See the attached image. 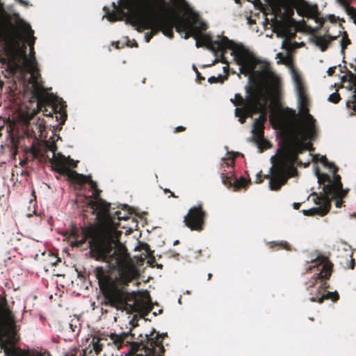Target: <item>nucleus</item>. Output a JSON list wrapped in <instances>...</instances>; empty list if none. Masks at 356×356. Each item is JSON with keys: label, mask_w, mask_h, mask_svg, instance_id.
<instances>
[{"label": "nucleus", "mask_w": 356, "mask_h": 356, "mask_svg": "<svg viewBox=\"0 0 356 356\" xmlns=\"http://www.w3.org/2000/svg\"><path fill=\"white\" fill-rule=\"evenodd\" d=\"M227 79L226 76L219 75L218 76H211L209 79V82L211 83H222Z\"/></svg>", "instance_id": "473e14b6"}, {"label": "nucleus", "mask_w": 356, "mask_h": 356, "mask_svg": "<svg viewBox=\"0 0 356 356\" xmlns=\"http://www.w3.org/2000/svg\"><path fill=\"white\" fill-rule=\"evenodd\" d=\"M145 250L147 251V257H148V263L154 266V264L156 263V259L155 257H154L153 255V251H152L150 249H149V247L148 245L145 244Z\"/></svg>", "instance_id": "c85d7f7f"}, {"label": "nucleus", "mask_w": 356, "mask_h": 356, "mask_svg": "<svg viewBox=\"0 0 356 356\" xmlns=\"http://www.w3.org/2000/svg\"><path fill=\"white\" fill-rule=\"evenodd\" d=\"M5 129L8 133H10L12 131L11 127L10 125L6 126V122L0 118V137L2 136L1 131Z\"/></svg>", "instance_id": "72a5a7b5"}, {"label": "nucleus", "mask_w": 356, "mask_h": 356, "mask_svg": "<svg viewBox=\"0 0 356 356\" xmlns=\"http://www.w3.org/2000/svg\"><path fill=\"white\" fill-rule=\"evenodd\" d=\"M92 191V195L85 197L86 205L82 210L83 216L87 217V213H90L99 224L114 226L115 221L111 217V204L100 197V189Z\"/></svg>", "instance_id": "1a4fd4ad"}, {"label": "nucleus", "mask_w": 356, "mask_h": 356, "mask_svg": "<svg viewBox=\"0 0 356 356\" xmlns=\"http://www.w3.org/2000/svg\"><path fill=\"white\" fill-rule=\"evenodd\" d=\"M8 70L13 75L20 72L23 79L24 74L30 73L29 83L35 87V93L37 95H43L42 91V83L43 82L38 67L34 49H30L29 58L26 55V46L16 49L8 61Z\"/></svg>", "instance_id": "39448f33"}, {"label": "nucleus", "mask_w": 356, "mask_h": 356, "mask_svg": "<svg viewBox=\"0 0 356 356\" xmlns=\"http://www.w3.org/2000/svg\"><path fill=\"white\" fill-rule=\"evenodd\" d=\"M167 333L160 334L154 329L145 336L139 334V341L131 344L132 355L130 356H164L163 340Z\"/></svg>", "instance_id": "6e6552de"}, {"label": "nucleus", "mask_w": 356, "mask_h": 356, "mask_svg": "<svg viewBox=\"0 0 356 356\" xmlns=\"http://www.w3.org/2000/svg\"><path fill=\"white\" fill-rule=\"evenodd\" d=\"M323 161L324 162L325 165L329 166L330 168H333V174H334V181L332 180L330 183L324 185L323 187V195H327V197L330 199L331 197H337L340 195H346L347 191H344L342 188V183L341 182V177L339 175H337L338 171V168L334 164L329 163L325 156L323 157Z\"/></svg>", "instance_id": "dca6fc26"}, {"label": "nucleus", "mask_w": 356, "mask_h": 356, "mask_svg": "<svg viewBox=\"0 0 356 356\" xmlns=\"http://www.w3.org/2000/svg\"><path fill=\"white\" fill-rule=\"evenodd\" d=\"M131 47H138L137 42H134V45H131Z\"/></svg>", "instance_id": "4d7b16f0"}, {"label": "nucleus", "mask_w": 356, "mask_h": 356, "mask_svg": "<svg viewBox=\"0 0 356 356\" xmlns=\"http://www.w3.org/2000/svg\"><path fill=\"white\" fill-rule=\"evenodd\" d=\"M77 163L78 161L73 160L70 156L67 159L66 158V166L70 169L76 168Z\"/></svg>", "instance_id": "e433bc0d"}, {"label": "nucleus", "mask_w": 356, "mask_h": 356, "mask_svg": "<svg viewBox=\"0 0 356 356\" xmlns=\"http://www.w3.org/2000/svg\"><path fill=\"white\" fill-rule=\"evenodd\" d=\"M47 149L49 151H51L53 153L52 157L49 158V162L51 165V159H57L59 156L65 157L64 155H63L60 153L56 154V152L57 150V147L54 143H51L47 145Z\"/></svg>", "instance_id": "cd10ccee"}, {"label": "nucleus", "mask_w": 356, "mask_h": 356, "mask_svg": "<svg viewBox=\"0 0 356 356\" xmlns=\"http://www.w3.org/2000/svg\"><path fill=\"white\" fill-rule=\"evenodd\" d=\"M346 195H339L337 196V197H331V196L330 197V203L331 202V200H336V207H340L341 206V204H342V198L343 197H345Z\"/></svg>", "instance_id": "58836bf2"}, {"label": "nucleus", "mask_w": 356, "mask_h": 356, "mask_svg": "<svg viewBox=\"0 0 356 356\" xmlns=\"http://www.w3.org/2000/svg\"><path fill=\"white\" fill-rule=\"evenodd\" d=\"M312 263H314V265L310 266L307 271H312L316 268L320 272L314 275L310 280L306 283V284L308 285L307 289L314 286L318 280H320L321 284L317 289L316 295L310 298V301L317 302L320 304L323 303L325 300H331L333 302H336L339 298L338 293L337 291H327V289L330 286L325 282L330 279L332 273L333 264L327 257L324 256L318 257Z\"/></svg>", "instance_id": "423d86ee"}, {"label": "nucleus", "mask_w": 356, "mask_h": 356, "mask_svg": "<svg viewBox=\"0 0 356 356\" xmlns=\"http://www.w3.org/2000/svg\"><path fill=\"white\" fill-rule=\"evenodd\" d=\"M177 197V195H175V194L171 191V193H170V195H169V197Z\"/></svg>", "instance_id": "3c124183"}, {"label": "nucleus", "mask_w": 356, "mask_h": 356, "mask_svg": "<svg viewBox=\"0 0 356 356\" xmlns=\"http://www.w3.org/2000/svg\"><path fill=\"white\" fill-rule=\"evenodd\" d=\"M18 1H19L22 4H24V5L26 4V1H24V0H18Z\"/></svg>", "instance_id": "6e6d98bb"}, {"label": "nucleus", "mask_w": 356, "mask_h": 356, "mask_svg": "<svg viewBox=\"0 0 356 356\" xmlns=\"http://www.w3.org/2000/svg\"><path fill=\"white\" fill-rule=\"evenodd\" d=\"M207 212L203 209L202 204L191 207L184 216L185 225L192 231L200 232L204 229Z\"/></svg>", "instance_id": "2eb2a0df"}, {"label": "nucleus", "mask_w": 356, "mask_h": 356, "mask_svg": "<svg viewBox=\"0 0 356 356\" xmlns=\"http://www.w3.org/2000/svg\"><path fill=\"white\" fill-rule=\"evenodd\" d=\"M350 4H348L347 6H343L344 9L346 10V12L348 15L352 16V17H354L356 19V10L350 6Z\"/></svg>", "instance_id": "f704fd0d"}, {"label": "nucleus", "mask_w": 356, "mask_h": 356, "mask_svg": "<svg viewBox=\"0 0 356 356\" xmlns=\"http://www.w3.org/2000/svg\"><path fill=\"white\" fill-rule=\"evenodd\" d=\"M92 343L93 345V350H95L96 355H99V353L102 350V346H104V343L98 341L97 339H95V337H93Z\"/></svg>", "instance_id": "c756f323"}, {"label": "nucleus", "mask_w": 356, "mask_h": 356, "mask_svg": "<svg viewBox=\"0 0 356 356\" xmlns=\"http://www.w3.org/2000/svg\"><path fill=\"white\" fill-rule=\"evenodd\" d=\"M234 164L233 158H225L222 159V168L227 167L228 168H232Z\"/></svg>", "instance_id": "2f4dec72"}, {"label": "nucleus", "mask_w": 356, "mask_h": 356, "mask_svg": "<svg viewBox=\"0 0 356 356\" xmlns=\"http://www.w3.org/2000/svg\"><path fill=\"white\" fill-rule=\"evenodd\" d=\"M259 113H260L259 118H256L253 122L252 139L257 144L260 152H262L268 143L264 138V123L267 119V114L263 105L261 111Z\"/></svg>", "instance_id": "f3484780"}, {"label": "nucleus", "mask_w": 356, "mask_h": 356, "mask_svg": "<svg viewBox=\"0 0 356 356\" xmlns=\"http://www.w3.org/2000/svg\"><path fill=\"white\" fill-rule=\"evenodd\" d=\"M196 73H197V79L201 81V80H204V78L201 76H200V73L196 70Z\"/></svg>", "instance_id": "de8ad7c7"}, {"label": "nucleus", "mask_w": 356, "mask_h": 356, "mask_svg": "<svg viewBox=\"0 0 356 356\" xmlns=\"http://www.w3.org/2000/svg\"><path fill=\"white\" fill-rule=\"evenodd\" d=\"M327 19L330 22V26H325V35L316 36L314 42L320 47L322 51H325L327 49L330 42L341 35L340 45L341 48V53L342 54H344L346 48L351 44L348 35L346 31H342L344 28L341 24L337 23V19L334 15H328Z\"/></svg>", "instance_id": "9d476101"}, {"label": "nucleus", "mask_w": 356, "mask_h": 356, "mask_svg": "<svg viewBox=\"0 0 356 356\" xmlns=\"http://www.w3.org/2000/svg\"><path fill=\"white\" fill-rule=\"evenodd\" d=\"M202 29L203 30H205V29H206V27H204V26H202Z\"/></svg>", "instance_id": "bf43d9fd"}, {"label": "nucleus", "mask_w": 356, "mask_h": 356, "mask_svg": "<svg viewBox=\"0 0 356 356\" xmlns=\"http://www.w3.org/2000/svg\"><path fill=\"white\" fill-rule=\"evenodd\" d=\"M340 99L341 97L338 92H334L331 94L328 98V100L334 104H337Z\"/></svg>", "instance_id": "c9c22d12"}, {"label": "nucleus", "mask_w": 356, "mask_h": 356, "mask_svg": "<svg viewBox=\"0 0 356 356\" xmlns=\"http://www.w3.org/2000/svg\"><path fill=\"white\" fill-rule=\"evenodd\" d=\"M327 72H328V74H329V75H332V74H333V73L334 72V69H332V68H329V70H328Z\"/></svg>", "instance_id": "8fccbe9b"}, {"label": "nucleus", "mask_w": 356, "mask_h": 356, "mask_svg": "<svg viewBox=\"0 0 356 356\" xmlns=\"http://www.w3.org/2000/svg\"><path fill=\"white\" fill-rule=\"evenodd\" d=\"M286 112L288 114H289L293 118H295V117H296V111H293L292 109L286 108Z\"/></svg>", "instance_id": "37998d69"}, {"label": "nucleus", "mask_w": 356, "mask_h": 356, "mask_svg": "<svg viewBox=\"0 0 356 356\" xmlns=\"http://www.w3.org/2000/svg\"><path fill=\"white\" fill-rule=\"evenodd\" d=\"M269 248L270 249L275 250L276 248V250L280 249H285L286 250H291V247L289 244L286 241H280V242H270L268 243Z\"/></svg>", "instance_id": "a878e982"}, {"label": "nucleus", "mask_w": 356, "mask_h": 356, "mask_svg": "<svg viewBox=\"0 0 356 356\" xmlns=\"http://www.w3.org/2000/svg\"><path fill=\"white\" fill-rule=\"evenodd\" d=\"M26 163V161H20V163H19V164H20L21 165H22V166H23L24 165H25Z\"/></svg>", "instance_id": "5fc2aeb1"}, {"label": "nucleus", "mask_w": 356, "mask_h": 356, "mask_svg": "<svg viewBox=\"0 0 356 356\" xmlns=\"http://www.w3.org/2000/svg\"><path fill=\"white\" fill-rule=\"evenodd\" d=\"M52 170L60 175L67 176L72 183L80 186L88 183L89 175H83L77 173L75 170L70 169L66 166V157L59 156L57 159H51Z\"/></svg>", "instance_id": "ddd939ff"}, {"label": "nucleus", "mask_w": 356, "mask_h": 356, "mask_svg": "<svg viewBox=\"0 0 356 356\" xmlns=\"http://www.w3.org/2000/svg\"><path fill=\"white\" fill-rule=\"evenodd\" d=\"M317 136L315 120L308 116L307 122H299L292 131L280 143L275 156L271 158L273 166L270 174L266 175L269 179L271 191H280L290 177H294L298 170L295 165H300L299 155L306 150L312 149V143Z\"/></svg>", "instance_id": "f03ea898"}, {"label": "nucleus", "mask_w": 356, "mask_h": 356, "mask_svg": "<svg viewBox=\"0 0 356 356\" xmlns=\"http://www.w3.org/2000/svg\"><path fill=\"white\" fill-rule=\"evenodd\" d=\"M270 121L275 128L281 127L285 123V119L280 112H273L270 116Z\"/></svg>", "instance_id": "393cba45"}, {"label": "nucleus", "mask_w": 356, "mask_h": 356, "mask_svg": "<svg viewBox=\"0 0 356 356\" xmlns=\"http://www.w3.org/2000/svg\"><path fill=\"white\" fill-rule=\"evenodd\" d=\"M293 79L298 93L300 111L305 115V118L301 122H307L308 116L311 115L309 113V98L306 88L301 76L298 74L294 73Z\"/></svg>", "instance_id": "aec40b11"}, {"label": "nucleus", "mask_w": 356, "mask_h": 356, "mask_svg": "<svg viewBox=\"0 0 356 356\" xmlns=\"http://www.w3.org/2000/svg\"><path fill=\"white\" fill-rule=\"evenodd\" d=\"M185 130H186V127H184L183 126H178L175 128V133L181 132V131H184Z\"/></svg>", "instance_id": "49530a36"}, {"label": "nucleus", "mask_w": 356, "mask_h": 356, "mask_svg": "<svg viewBox=\"0 0 356 356\" xmlns=\"http://www.w3.org/2000/svg\"><path fill=\"white\" fill-rule=\"evenodd\" d=\"M131 330L129 333L122 332L120 334L115 333L108 334L105 332L99 333L95 337L98 341L106 343L108 346L113 345L118 349H120L125 341L126 338L131 335L134 337L135 334L131 332Z\"/></svg>", "instance_id": "412c9836"}, {"label": "nucleus", "mask_w": 356, "mask_h": 356, "mask_svg": "<svg viewBox=\"0 0 356 356\" xmlns=\"http://www.w3.org/2000/svg\"><path fill=\"white\" fill-rule=\"evenodd\" d=\"M352 0H337V1L342 6H347L348 4L351 3Z\"/></svg>", "instance_id": "79ce46f5"}, {"label": "nucleus", "mask_w": 356, "mask_h": 356, "mask_svg": "<svg viewBox=\"0 0 356 356\" xmlns=\"http://www.w3.org/2000/svg\"><path fill=\"white\" fill-rule=\"evenodd\" d=\"M178 243H179V241H177L175 242V244H177Z\"/></svg>", "instance_id": "680f3d73"}, {"label": "nucleus", "mask_w": 356, "mask_h": 356, "mask_svg": "<svg viewBox=\"0 0 356 356\" xmlns=\"http://www.w3.org/2000/svg\"><path fill=\"white\" fill-rule=\"evenodd\" d=\"M355 259H353L351 257V259L350 260L349 268L353 270L355 268Z\"/></svg>", "instance_id": "a18cd8bd"}, {"label": "nucleus", "mask_w": 356, "mask_h": 356, "mask_svg": "<svg viewBox=\"0 0 356 356\" xmlns=\"http://www.w3.org/2000/svg\"><path fill=\"white\" fill-rule=\"evenodd\" d=\"M33 87L32 90V98H33L36 102V108L31 111V113L27 112L29 120L32 119L39 111H42L44 115L51 116L52 112L56 114V118L58 121H60V124H63L67 119V113L65 108L63 106L60 108V111L58 113L56 111V107L52 105L53 96L52 94H48L46 88L42 83V96L37 95L35 93V87Z\"/></svg>", "instance_id": "9b49d317"}, {"label": "nucleus", "mask_w": 356, "mask_h": 356, "mask_svg": "<svg viewBox=\"0 0 356 356\" xmlns=\"http://www.w3.org/2000/svg\"><path fill=\"white\" fill-rule=\"evenodd\" d=\"M269 13L264 12L266 24L270 25L272 30L278 37L287 38L293 34L294 21L290 15L282 14L281 10L276 7H271Z\"/></svg>", "instance_id": "f8f14e48"}, {"label": "nucleus", "mask_w": 356, "mask_h": 356, "mask_svg": "<svg viewBox=\"0 0 356 356\" xmlns=\"http://www.w3.org/2000/svg\"><path fill=\"white\" fill-rule=\"evenodd\" d=\"M33 31L30 28L28 32V35L30 39L28 40V44L30 47V49H34V43L35 40V38L33 36Z\"/></svg>", "instance_id": "7c9ffc66"}, {"label": "nucleus", "mask_w": 356, "mask_h": 356, "mask_svg": "<svg viewBox=\"0 0 356 356\" xmlns=\"http://www.w3.org/2000/svg\"><path fill=\"white\" fill-rule=\"evenodd\" d=\"M106 17L110 22H115L118 20V15L115 12L107 13Z\"/></svg>", "instance_id": "4c0bfd02"}, {"label": "nucleus", "mask_w": 356, "mask_h": 356, "mask_svg": "<svg viewBox=\"0 0 356 356\" xmlns=\"http://www.w3.org/2000/svg\"><path fill=\"white\" fill-rule=\"evenodd\" d=\"M154 36L150 35V33H146L145 35V39L146 42H149Z\"/></svg>", "instance_id": "c03bdc74"}, {"label": "nucleus", "mask_w": 356, "mask_h": 356, "mask_svg": "<svg viewBox=\"0 0 356 356\" xmlns=\"http://www.w3.org/2000/svg\"><path fill=\"white\" fill-rule=\"evenodd\" d=\"M138 319L136 316H134V318L130 321V325L133 328L138 325Z\"/></svg>", "instance_id": "a19ab883"}, {"label": "nucleus", "mask_w": 356, "mask_h": 356, "mask_svg": "<svg viewBox=\"0 0 356 356\" xmlns=\"http://www.w3.org/2000/svg\"><path fill=\"white\" fill-rule=\"evenodd\" d=\"M247 96L243 98L240 94H236L234 99L231 102L237 106L235 109V115L238 121L243 124L248 118H252L258 113L262 108L261 103L263 90L260 86L254 85L246 88Z\"/></svg>", "instance_id": "0eeeda50"}, {"label": "nucleus", "mask_w": 356, "mask_h": 356, "mask_svg": "<svg viewBox=\"0 0 356 356\" xmlns=\"http://www.w3.org/2000/svg\"><path fill=\"white\" fill-rule=\"evenodd\" d=\"M52 170L60 175L67 176L72 183L80 186L88 183L89 175H83L77 173L75 170L70 169L66 166V157L59 156L57 159H51Z\"/></svg>", "instance_id": "4468645a"}, {"label": "nucleus", "mask_w": 356, "mask_h": 356, "mask_svg": "<svg viewBox=\"0 0 356 356\" xmlns=\"http://www.w3.org/2000/svg\"><path fill=\"white\" fill-rule=\"evenodd\" d=\"M354 22H355V24H356V19H354Z\"/></svg>", "instance_id": "e2e57ef3"}, {"label": "nucleus", "mask_w": 356, "mask_h": 356, "mask_svg": "<svg viewBox=\"0 0 356 356\" xmlns=\"http://www.w3.org/2000/svg\"><path fill=\"white\" fill-rule=\"evenodd\" d=\"M172 13L173 14V17L177 16V17L179 18V24L184 26V29H181L179 31L176 29V31L179 33L185 32V39H188L190 37L197 38V33L198 32V28L194 26L191 23V20L188 17H185L180 15L177 9H171Z\"/></svg>", "instance_id": "5701e85b"}, {"label": "nucleus", "mask_w": 356, "mask_h": 356, "mask_svg": "<svg viewBox=\"0 0 356 356\" xmlns=\"http://www.w3.org/2000/svg\"><path fill=\"white\" fill-rule=\"evenodd\" d=\"M316 175L318 178V181L320 184H323L324 186L327 184L325 183H330V177L325 173L321 172L318 169H316Z\"/></svg>", "instance_id": "bb28decb"}, {"label": "nucleus", "mask_w": 356, "mask_h": 356, "mask_svg": "<svg viewBox=\"0 0 356 356\" xmlns=\"http://www.w3.org/2000/svg\"><path fill=\"white\" fill-rule=\"evenodd\" d=\"M300 207V203H294L293 204V208L295 209H299Z\"/></svg>", "instance_id": "09e8293b"}, {"label": "nucleus", "mask_w": 356, "mask_h": 356, "mask_svg": "<svg viewBox=\"0 0 356 356\" xmlns=\"http://www.w3.org/2000/svg\"><path fill=\"white\" fill-rule=\"evenodd\" d=\"M111 217L112 218V220H113L114 222V226H108L106 225L101 224L108 232V234L109 235V237L107 238L108 239L111 240L113 242V245L116 246L118 245H121L122 246L124 247L123 245H122L119 241V238L122 234L121 231H118V228L120 227V220H131V218L128 213H122L121 211H117L115 212L114 216H112L111 214Z\"/></svg>", "instance_id": "6ab92c4d"}, {"label": "nucleus", "mask_w": 356, "mask_h": 356, "mask_svg": "<svg viewBox=\"0 0 356 356\" xmlns=\"http://www.w3.org/2000/svg\"><path fill=\"white\" fill-rule=\"evenodd\" d=\"M88 184L90 186V188L92 190H95V188H98L97 183L92 179V177L90 175H89Z\"/></svg>", "instance_id": "ea45409f"}, {"label": "nucleus", "mask_w": 356, "mask_h": 356, "mask_svg": "<svg viewBox=\"0 0 356 356\" xmlns=\"http://www.w3.org/2000/svg\"><path fill=\"white\" fill-rule=\"evenodd\" d=\"M124 8H127L132 6L137 13L134 15V24L137 25L136 30L142 32L145 29H151L150 35L154 36L159 32L161 31L165 36L172 38L174 36L173 29H184V26L179 24V18L175 16L173 17L171 9L174 8L166 6V14L158 18L149 17L140 15L145 8L149 7V0H127L124 2Z\"/></svg>", "instance_id": "20e7f679"}, {"label": "nucleus", "mask_w": 356, "mask_h": 356, "mask_svg": "<svg viewBox=\"0 0 356 356\" xmlns=\"http://www.w3.org/2000/svg\"><path fill=\"white\" fill-rule=\"evenodd\" d=\"M89 237L91 238L88 243L92 257L109 264L111 268L118 272L113 275L102 266H97L92 270L104 297L102 304L130 314L138 312L143 307L138 292H129L127 289L138 276V269L127 249L120 244L113 245V242L107 237L95 234L90 229L83 230L80 236L74 227L68 235L71 246L77 248L82 247Z\"/></svg>", "instance_id": "f257e3e1"}, {"label": "nucleus", "mask_w": 356, "mask_h": 356, "mask_svg": "<svg viewBox=\"0 0 356 356\" xmlns=\"http://www.w3.org/2000/svg\"><path fill=\"white\" fill-rule=\"evenodd\" d=\"M286 4L290 6L296 7L302 6L303 15L306 17L315 20L318 24L317 29L324 28L325 19L320 16V13L316 5H309L304 0H282Z\"/></svg>", "instance_id": "a211bd4d"}, {"label": "nucleus", "mask_w": 356, "mask_h": 356, "mask_svg": "<svg viewBox=\"0 0 356 356\" xmlns=\"http://www.w3.org/2000/svg\"><path fill=\"white\" fill-rule=\"evenodd\" d=\"M118 44H119V42L117 43L116 48H119Z\"/></svg>", "instance_id": "052dcab7"}, {"label": "nucleus", "mask_w": 356, "mask_h": 356, "mask_svg": "<svg viewBox=\"0 0 356 356\" xmlns=\"http://www.w3.org/2000/svg\"><path fill=\"white\" fill-rule=\"evenodd\" d=\"M316 204H319V206L317 207H313L307 210H303V213L305 216H313L315 215L324 216L329 212L330 200L327 197V195H324L323 194H322L320 196H318L317 201H316Z\"/></svg>", "instance_id": "4be33fe9"}, {"label": "nucleus", "mask_w": 356, "mask_h": 356, "mask_svg": "<svg viewBox=\"0 0 356 356\" xmlns=\"http://www.w3.org/2000/svg\"><path fill=\"white\" fill-rule=\"evenodd\" d=\"M163 191L165 194L171 193L170 190L168 188H165Z\"/></svg>", "instance_id": "603ef678"}, {"label": "nucleus", "mask_w": 356, "mask_h": 356, "mask_svg": "<svg viewBox=\"0 0 356 356\" xmlns=\"http://www.w3.org/2000/svg\"><path fill=\"white\" fill-rule=\"evenodd\" d=\"M195 39L196 47L197 48L206 47L207 49L211 51L216 56V62L220 61L227 64L225 54L227 49H231L235 61L240 66V72L245 76L251 74L260 78H273L275 76L268 63H264L261 66V70L256 71L257 65L260 63V60L244 47L234 43L225 36H223L220 40H213L210 35L200 34L198 31L197 38Z\"/></svg>", "instance_id": "7ed1b4c3"}, {"label": "nucleus", "mask_w": 356, "mask_h": 356, "mask_svg": "<svg viewBox=\"0 0 356 356\" xmlns=\"http://www.w3.org/2000/svg\"><path fill=\"white\" fill-rule=\"evenodd\" d=\"M212 277V274L211 273H209L208 275H207V280H210Z\"/></svg>", "instance_id": "864d4df0"}, {"label": "nucleus", "mask_w": 356, "mask_h": 356, "mask_svg": "<svg viewBox=\"0 0 356 356\" xmlns=\"http://www.w3.org/2000/svg\"><path fill=\"white\" fill-rule=\"evenodd\" d=\"M220 175L222 183L227 187L234 186L236 189H240L245 187L247 184L245 178L241 177L239 179H237L233 177L232 171L228 172L225 170H221Z\"/></svg>", "instance_id": "b1692460"}, {"label": "nucleus", "mask_w": 356, "mask_h": 356, "mask_svg": "<svg viewBox=\"0 0 356 356\" xmlns=\"http://www.w3.org/2000/svg\"><path fill=\"white\" fill-rule=\"evenodd\" d=\"M157 267L159 268H162V265H157Z\"/></svg>", "instance_id": "13d9d810"}]
</instances>
